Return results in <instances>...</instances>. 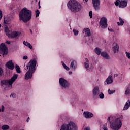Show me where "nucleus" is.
<instances>
[{
    "instance_id": "nucleus-41",
    "label": "nucleus",
    "mask_w": 130,
    "mask_h": 130,
    "mask_svg": "<svg viewBox=\"0 0 130 130\" xmlns=\"http://www.w3.org/2000/svg\"><path fill=\"white\" fill-rule=\"evenodd\" d=\"M2 18H3V12L0 10V20H2Z\"/></svg>"
},
{
    "instance_id": "nucleus-54",
    "label": "nucleus",
    "mask_w": 130,
    "mask_h": 130,
    "mask_svg": "<svg viewBox=\"0 0 130 130\" xmlns=\"http://www.w3.org/2000/svg\"><path fill=\"white\" fill-rule=\"evenodd\" d=\"M115 76H117V75H114V77H115Z\"/></svg>"
},
{
    "instance_id": "nucleus-25",
    "label": "nucleus",
    "mask_w": 130,
    "mask_h": 130,
    "mask_svg": "<svg viewBox=\"0 0 130 130\" xmlns=\"http://www.w3.org/2000/svg\"><path fill=\"white\" fill-rule=\"evenodd\" d=\"M119 22H117L118 26H123L124 21L122 20V18H121V17L119 18Z\"/></svg>"
},
{
    "instance_id": "nucleus-14",
    "label": "nucleus",
    "mask_w": 130,
    "mask_h": 130,
    "mask_svg": "<svg viewBox=\"0 0 130 130\" xmlns=\"http://www.w3.org/2000/svg\"><path fill=\"white\" fill-rule=\"evenodd\" d=\"M112 49L114 53H117L119 51V46L117 43H114L112 45Z\"/></svg>"
},
{
    "instance_id": "nucleus-38",
    "label": "nucleus",
    "mask_w": 130,
    "mask_h": 130,
    "mask_svg": "<svg viewBox=\"0 0 130 130\" xmlns=\"http://www.w3.org/2000/svg\"><path fill=\"white\" fill-rule=\"evenodd\" d=\"M125 54L126 55V57H127L128 59H130V53L128 52H125Z\"/></svg>"
},
{
    "instance_id": "nucleus-47",
    "label": "nucleus",
    "mask_w": 130,
    "mask_h": 130,
    "mask_svg": "<svg viewBox=\"0 0 130 130\" xmlns=\"http://www.w3.org/2000/svg\"><path fill=\"white\" fill-rule=\"evenodd\" d=\"M72 74H73L72 72H71V71L69 72V75H72Z\"/></svg>"
},
{
    "instance_id": "nucleus-17",
    "label": "nucleus",
    "mask_w": 130,
    "mask_h": 130,
    "mask_svg": "<svg viewBox=\"0 0 130 130\" xmlns=\"http://www.w3.org/2000/svg\"><path fill=\"white\" fill-rule=\"evenodd\" d=\"M6 66L8 69H9V70H14V63H13L12 60L7 62Z\"/></svg>"
},
{
    "instance_id": "nucleus-34",
    "label": "nucleus",
    "mask_w": 130,
    "mask_h": 130,
    "mask_svg": "<svg viewBox=\"0 0 130 130\" xmlns=\"http://www.w3.org/2000/svg\"><path fill=\"white\" fill-rule=\"evenodd\" d=\"M99 97L101 99H103L104 98V94H103V93H99Z\"/></svg>"
},
{
    "instance_id": "nucleus-45",
    "label": "nucleus",
    "mask_w": 130,
    "mask_h": 130,
    "mask_svg": "<svg viewBox=\"0 0 130 130\" xmlns=\"http://www.w3.org/2000/svg\"><path fill=\"white\" fill-rule=\"evenodd\" d=\"M84 130H91V129H90V127H87L85 128H84Z\"/></svg>"
},
{
    "instance_id": "nucleus-50",
    "label": "nucleus",
    "mask_w": 130,
    "mask_h": 130,
    "mask_svg": "<svg viewBox=\"0 0 130 130\" xmlns=\"http://www.w3.org/2000/svg\"><path fill=\"white\" fill-rule=\"evenodd\" d=\"M85 1V3H87V2H88V0H83Z\"/></svg>"
},
{
    "instance_id": "nucleus-16",
    "label": "nucleus",
    "mask_w": 130,
    "mask_h": 130,
    "mask_svg": "<svg viewBox=\"0 0 130 130\" xmlns=\"http://www.w3.org/2000/svg\"><path fill=\"white\" fill-rule=\"evenodd\" d=\"M82 33H85V36L86 37L91 36V30L89 28H84L82 31Z\"/></svg>"
},
{
    "instance_id": "nucleus-37",
    "label": "nucleus",
    "mask_w": 130,
    "mask_h": 130,
    "mask_svg": "<svg viewBox=\"0 0 130 130\" xmlns=\"http://www.w3.org/2000/svg\"><path fill=\"white\" fill-rule=\"evenodd\" d=\"M89 16L90 19H92V18H93V12H92V11H90L89 12Z\"/></svg>"
},
{
    "instance_id": "nucleus-32",
    "label": "nucleus",
    "mask_w": 130,
    "mask_h": 130,
    "mask_svg": "<svg viewBox=\"0 0 130 130\" xmlns=\"http://www.w3.org/2000/svg\"><path fill=\"white\" fill-rule=\"evenodd\" d=\"M73 32L74 33V35L75 36H77V35L79 34V31H78L75 29H73Z\"/></svg>"
},
{
    "instance_id": "nucleus-22",
    "label": "nucleus",
    "mask_w": 130,
    "mask_h": 130,
    "mask_svg": "<svg viewBox=\"0 0 130 130\" xmlns=\"http://www.w3.org/2000/svg\"><path fill=\"white\" fill-rule=\"evenodd\" d=\"M101 55L104 57L105 59H110V56L106 52H103L101 53Z\"/></svg>"
},
{
    "instance_id": "nucleus-56",
    "label": "nucleus",
    "mask_w": 130,
    "mask_h": 130,
    "mask_svg": "<svg viewBox=\"0 0 130 130\" xmlns=\"http://www.w3.org/2000/svg\"><path fill=\"white\" fill-rule=\"evenodd\" d=\"M91 41V39H89V41Z\"/></svg>"
},
{
    "instance_id": "nucleus-43",
    "label": "nucleus",
    "mask_w": 130,
    "mask_h": 130,
    "mask_svg": "<svg viewBox=\"0 0 130 130\" xmlns=\"http://www.w3.org/2000/svg\"><path fill=\"white\" fill-rule=\"evenodd\" d=\"M22 58H23V59H24V60L28 59V56H24Z\"/></svg>"
},
{
    "instance_id": "nucleus-26",
    "label": "nucleus",
    "mask_w": 130,
    "mask_h": 130,
    "mask_svg": "<svg viewBox=\"0 0 130 130\" xmlns=\"http://www.w3.org/2000/svg\"><path fill=\"white\" fill-rule=\"evenodd\" d=\"M5 31L6 35L8 36V37H11V34H12V33L11 32V31L9 30V28L8 27H6L5 28Z\"/></svg>"
},
{
    "instance_id": "nucleus-7",
    "label": "nucleus",
    "mask_w": 130,
    "mask_h": 130,
    "mask_svg": "<svg viewBox=\"0 0 130 130\" xmlns=\"http://www.w3.org/2000/svg\"><path fill=\"white\" fill-rule=\"evenodd\" d=\"M59 84L62 90H68L70 87V83L64 78H60L59 79Z\"/></svg>"
},
{
    "instance_id": "nucleus-29",
    "label": "nucleus",
    "mask_w": 130,
    "mask_h": 130,
    "mask_svg": "<svg viewBox=\"0 0 130 130\" xmlns=\"http://www.w3.org/2000/svg\"><path fill=\"white\" fill-rule=\"evenodd\" d=\"M15 69L16 70V73H18V74H21V68H20L19 66L16 65Z\"/></svg>"
},
{
    "instance_id": "nucleus-52",
    "label": "nucleus",
    "mask_w": 130,
    "mask_h": 130,
    "mask_svg": "<svg viewBox=\"0 0 130 130\" xmlns=\"http://www.w3.org/2000/svg\"><path fill=\"white\" fill-rule=\"evenodd\" d=\"M90 41H91V43H93V40H91Z\"/></svg>"
},
{
    "instance_id": "nucleus-2",
    "label": "nucleus",
    "mask_w": 130,
    "mask_h": 130,
    "mask_svg": "<svg viewBox=\"0 0 130 130\" xmlns=\"http://www.w3.org/2000/svg\"><path fill=\"white\" fill-rule=\"evenodd\" d=\"M19 17L20 21H23L24 23H27L32 19V12L27 8L24 7L20 12Z\"/></svg>"
},
{
    "instance_id": "nucleus-35",
    "label": "nucleus",
    "mask_w": 130,
    "mask_h": 130,
    "mask_svg": "<svg viewBox=\"0 0 130 130\" xmlns=\"http://www.w3.org/2000/svg\"><path fill=\"white\" fill-rule=\"evenodd\" d=\"M36 18H37V17H39V14H40V12H39V10H37L36 11Z\"/></svg>"
},
{
    "instance_id": "nucleus-53",
    "label": "nucleus",
    "mask_w": 130,
    "mask_h": 130,
    "mask_svg": "<svg viewBox=\"0 0 130 130\" xmlns=\"http://www.w3.org/2000/svg\"><path fill=\"white\" fill-rule=\"evenodd\" d=\"M30 32L32 33V30L30 29Z\"/></svg>"
},
{
    "instance_id": "nucleus-39",
    "label": "nucleus",
    "mask_w": 130,
    "mask_h": 130,
    "mask_svg": "<svg viewBox=\"0 0 130 130\" xmlns=\"http://www.w3.org/2000/svg\"><path fill=\"white\" fill-rule=\"evenodd\" d=\"M4 111H5V107L4 106V105H2V109H0V112L1 111H2V112H4Z\"/></svg>"
},
{
    "instance_id": "nucleus-49",
    "label": "nucleus",
    "mask_w": 130,
    "mask_h": 130,
    "mask_svg": "<svg viewBox=\"0 0 130 130\" xmlns=\"http://www.w3.org/2000/svg\"><path fill=\"white\" fill-rule=\"evenodd\" d=\"M38 5H39V6L40 5V1H39V2H38Z\"/></svg>"
},
{
    "instance_id": "nucleus-4",
    "label": "nucleus",
    "mask_w": 130,
    "mask_h": 130,
    "mask_svg": "<svg viewBox=\"0 0 130 130\" xmlns=\"http://www.w3.org/2000/svg\"><path fill=\"white\" fill-rule=\"evenodd\" d=\"M67 7L72 13H78L82 10V5L76 0H70L67 3Z\"/></svg>"
},
{
    "instance_id": "nucleus-18",
    "label": "nucleus",
    "mask_w": 130,
    "mask_h": 130,
    "mask_svg": "<svg viewBox=\"0 0 130 130\" xmlns=\"http://www.w3.org/2000/svg\"><path fill=\"white\" fill-rule=\"evenodd\" d=\"M83 114L84 115V117L87 119L91 118V117H93V116H94V114L89 112H84Z\"/></svg>"
},
{
    "instance_id": "nucleus-11",
    "label": "nucleus",
    "mask_w": 130,
    "mask_h": 130,
    "mask_svg": "<svg viewBox=\"0 0 130 130\" xmlns=\"http://www.w3.org/2000/svg\"><path fill=\"white\" fill-rule=\"evenodd\" d=\"M99 93H100V90L99 87L95 86L92 90V95L94 98H98L99 97Z\"/></svg>"
},
{
    "instance_id": "nucleus-12",
    "label": "nucleus",
    "mask_w": 130,
    "mask_h": 130,
    "mask_svg": "<svg viewBox=\"0 0 130 130\" xmlns=\"http://www.w3.org/2000/svg\"><path fill=\"white\" fill-rule=\"evenodd\" d=\"M92 5L95 11L100 10V0H92Z\"/></svg>"
},
{
    "instance_id": "nucleus-9",
    "label": "nucleus",
    "mask_w": 130,
    "mask_h": 130,
    "mask_svg": "<svg viewBox=\"0 0 130 130\" xmlns=\"http://www.w3.org/2000/svg\"><path fill=\"white\" fill-rule=\"evenodd\" d=\"M100 26L102 29H106L107 28V18L106 17H102L100 21Z\"/></svg>"
},
{
    "instance_id": "nucleus-27",
    "label": "nucleus",
    "mask_w": 130,
    "mask_h": 130,
    "mask_svg": "<svg viewBox=\"0 0 130 130\" xmlns=\"http://www.w3.org/2000/svg\"><path fill=\"white\" fill-rule=\"evenodd\" d=\"M95 52V53H96V54H98V55H100V54H101V49H100L99 48H96L94 49Z\"/></svg>"
},
{
    "instance_id": "nucleus-33",
    "label": "nucleus",
    "mask_w": 130,
    "mask_h": 130,
    "mask_svg": "<svg viewBox=\"0 0 130 130\" xmlns=\"http://www.w3.org/2000/svg\"><path fill=\"white\" fill-rule=\"evenodd\" d=\"M130 94V90L129 88L126 89L125 91V95H129Z\"/></svg>"
},
{
    "instance_id": "nucleus-24",
    "label": "nucleus",
    "mask_w": 130,
    "mask_h": 130,
    "mask_svg": "<svg viewBox=\"0 0 130 130\" xmlns=\"http://www.w3.org/2000/svg\"><path fill=\"white\" fill-rule=\"evenodd\" d=\"M84 64L86 71H88V70H89V60H88L87 58L85 59Z\"/></svg>"
},
{
    "instance_id": "nucleus-31",
    "label": "nucleus",
    "mask_w": 130,
    "mask_h": 130,
    "mask_svg": "<svg viewBox=\"0 0 130 130\" xmlns=\"http://www.w3.org/2000/svg\"><path fill=\"white\" fill-rule=\"evenodd\" d=\"M108 93L109 95H112V94L115 93V90H111L110 89H109L108 90Z\"/></svg>"
},
{
    "instance_id": "nucleus-30",
    "label": "nucleus",
    "mask_w": 130,
    "mask_h": 130,
    "mask_svg": "<svg viewBox=\"0 0 130 130\" xmlns=\"http://www.w3.org/2000/svg\"><path fill=\"white\" fill-rule=\"evenodd\" d=\"M62 66L64 69L66 70V71H70V68H69V67L66 65V63H64V62L62 63Z\"/></svg>"
},
{
    "instance_id": "nucleus-42",
    "label": "nucleus",
    "mask_w": 130,
    "mask_h": 130,
    "mask_svg": "<svg viewBox=\"0 0 130 130\" xmlns=\"http://www.w3.org/2000/svg\"><path fill=\"white\" fill-rule=\"evenodd\" d=\"M103 130H108V128H107V127L105 125H104L103 126Z\"/></svg>"
},
{
    "instance_id": "nucleus-36",
    "label": "nucleus",
    "mask_w": 130,
    "mask_h": 130,
    "mask_svg": "<svg viewBox=\"0 0 130 130\" xmlns=\"http://www.w3.org/2000/svg\"><path fill=\"white\" fill-rule=\"evenodd\" d=\"M108 31H109L110 32H111L112 33H114V32H115V31L111 27H109L108 28Z\"/></svg>"
},
{
    "instance_id": "nucleus-3",
    "label": "nucleus",
    "mask_w": 130,
    "mask_h": 130,
    "mask_svg": "<svg viewBox=\"0 0 130 130\" xmlns=\"http://www.w3.org/2000/svg\"><path fill=\"white\" fill-rule=\"evenodd\" d=\"M110 127L113 130H118L122 126V123L120 118H115V116H110L108 118Z\"/></svg>"
},
{
    "instance_id": "nucleus-5",
    "label": "nucleus",
    "mask_w": 130,
    "mask_h": 130,
    "mask_svg": "<svg viewBox=\"0 0 130 130\" xmlns=\"http://www.w3.org/2000/svg\"><path fill=\"white\" fill-rule=\"evenodd\" d=\"M19 75L17 74H14L13 76L11 78V79L7 80H3L1 81V87L3 89H6L7 87H10L12 88V85L14 84V82L18 79Z\"/></svg>"
},
{
    "instance_id": "nucleus-55",
    "label": "nucleus",
    "mask_w": 130,
    "mask_h": 130,
    "mask_svg": "<svg viewBox=\"0 0 130 130\" xmlns=\"http://www.w3.org/2000/svg\"><path fill=\"white\" fill-rule=\"evenodd\" d=\"M1 27H2V25L1 24H0V28H1Z\"/></svg>"
},
{
    "instance_id": "nucleus-28",
    "label": "nucleus",
    "mask_w": 130,
    "mask_h": 130,
    "mask_svg": "<svg viewBox=\"0 0 130 130\" xmlns=\"http://www.w3.org/2000/svg\"><path fill=\"white\" fill-rule=\"evenodd\" d=\"M9 129H10V126L8 125H4L1 127V129L2 130H8Z\"/></svg>"
},
{
    "instance_id": "nucleus-44",
    "label": "nucleus",
    "mask_w": 130,
    "mask_h": 130,
    "mask_svg": "<svg viewBox=\"0 0 130 130\" xmlns=\"http://www.w3.org/2000/svg\"><path fill=\"white\" fill-rule=\"evenodd\" d=\"M6 44H11V42H10L9 41H6Z\"/></svg>"
},
{
    "instance_id": "nucleus-15",
    "label": "nucleus",
    "mask_w": 130,
    "mask_h": 130,
    "mask_svg": "<svg viewBox=\"0 0 130 130\" xmlns=\"http://www.w3.org/2000/svg\"><path fill=\"white\" fill-rule=\"evenodd\" d=\"M12 21V17L6 16L4 17V23L6 24V25H10L11 21Z\"/></svg>"
},
{
    "instance_id": "nucleus-10",
    "label": "nucleus",
    "mask_w": 130,
    "mask_h": 130,
    "mask_svg": "<svg viewBox=\"0 0 130 130\" xmlns=\"http://www.w3.org/2000/svg\"><path fill=\"white\" fill-rule=\"evenodd\" d=\"M0 53L3 55H7L8 54V48H7L5 43H2L0 45Z\"/></svg>"
},
{
    "instance_id": "nucleus-13",
    "label": "nucleus",
    "mask_w": 130,
    "mask_h": 130,
    "mask_svg": "<svg viewBox=\"0 0 130 130\" xmlns=\"http://www.w3.org/2000/svg\"><path fill=\"white\" fill-rule=\"evenodd\" d=\"M112 83H113V78L112 76L110 75L104 82V85H110V84H112Z\"/></svg>"
},
{
    "instance_id": "nucleus-51",
    "label": "nucleus",
    "mask_w": 130,
    "mask_h": 130,
    "mask_svg": "<svg viewBox=\"0 0 130 130\" xmlns=\"http://www.w3.org/2000/svg\"><path fill=\"white\" fill-rule=\"evenodd\" d=\"M41 8V6L40 5H39V9H40Z\"/></svg>"
},
{
    "instance_id": "nucleus-46",
    "label": "nucleus",
    "mask_w": 130,
    "mask_h": 130,
    "mask_svg": "<svg viewBox=\"0 0 130 130\" xmlns=\"http://www.w3.org/2000/svg\"><path fill=\"white\" fill-rule=\"evenodd\" d=\"M29 120H30V117H28L26 120L27 122H29Z\"/></svg>"
},
{
    "instance_id": "nucleus-8",
    "label": "nucleus",
    "mask_w": 130,
    "mask_h": 130,
    "mask_svg": "<svg viewBox=\"0 0 130 130\" xmlns=\"http://www.w3.org/2000/svg\"><path fill=\"white\" fill-rule=\"evenodd\" d=\"M128 0H116L115 2V6H119V8L122 9L127 7Z\"/></svg>"
},
{
    "instance_id": "nucleus-40",
    "label": "nucleus",
    "mask_w": 130,
    "mask_h": 130,
    "mask_svg": "<svg viewBox=\"0 0 130 130\" xmlns=\"http://www.w3.org/2000/svg\"><path fill=\"white\" fill-rule=\"evenodd\" d=\"M3 76V69L0 68V77Z\"/></svg>"
},
{
    "instance_id": "nucleus-1",
    "label": "nucleus",
    "mask_w": 130,
    "mask_h": 130,
    "mask_svg": "<svg viewBox=\"0 0 130 130\" xmlns=\"http://www.w3.org/2000/svg\"><path fill=\"white\" fill-rule=\"evenodd\" d=\"M37 62L36 59H31L28 62L26 67H24V70H28L29 68L28 71L25 74V80H30V79H32L33 74H34L36 71L35 68Z\"/></svg>"
},
{
    "instance_id": "nucleus-19",
    "label": "nucleus",
    "mask_w": 130,
    "mask_h": 130,
    "mask_svg": "<svg viewBox=\"0 0 130 130\" xmlns=\"http://www.w3.org/2000/svg\"><path fill=\"white\" fill-rule=\"evenodd\" d=\"M77 67H78V63H77V61L73 60L71 61L70 64L71 69H72V70H76V69H77Z\"/></svg>"
},
{
    "instance_id": "nucleus-20",
    "label": "nucleus",
    "mask_w": 130,
    "mask_h": 130,
    "mask_svg": "<svg viewBox=\"0 0 130 130\" xmlns=\"http://www.w3.org/2000/svg\"><path fill=\"white\" fill-rule=\"evenodd\" d=\"M20 35H21L20 31H13L11 32L10 37H11V38H16V37H18V36H20Z\"/></svg>"
},
{
    "instance_id": "nucleus-21",
    "label": "nucleus",
    "mask_w": 130,
    "mask_h": 130,
    "mask_svg": "<svg viewBox=\"0 0 130 130\" xmlns=\"http://www.w3.org/2000/svg\"><path fill=\"white\" fill-rule=\"evenodd\" d=\"M130 107V100H128V101L125 104L123 110H127Z\"/></svg>"
},
{
    "instance_id": "nucleus-48",
    "label": "nucleus",
    "mask_w": 130,
    "mask_h": 130,
    "mask_svg": "<svg viewBox=\"0 0 130 130\" xmlns=\"http://www.w3.org/2000/svg\"><path fill=\"white\" fill-rule=\"evenodd\" d=\"M10 97H15V94H11Z\"/></svg>"
},
{
    "instance_id": "nucleus-23",
    "label": "nucleus",
    "mask_w": 130,
    "mask_h": 130,
    "mask_svg": "<svg viewBox=\"0 0 130 130\" xmlns=\"http://www.w3.org/2000/svg\"><path fill=\"white\" fill-rule=\"evenodd\" d=\"M24 45L25 46H27V47H29L30 49H33V46L28 42H26L25 41H24L23 42Z\"/></svg>"
},
{
    "instance_id": "nucleus-6",
    "label": "nucleus",
    "mask_w": 130,
    "mask_h": 130,
    "mask_svg": "<svg viewBox=\"0 0 130 130\" xmlns=\"http://www.w3.org/2000/svg\"><path fill=\"white\" fill-rule=\"evenodd\" d=\"M60 130H78V126L73 121H70L67 124H62Z\"/></svg>"
}]
</instances>
